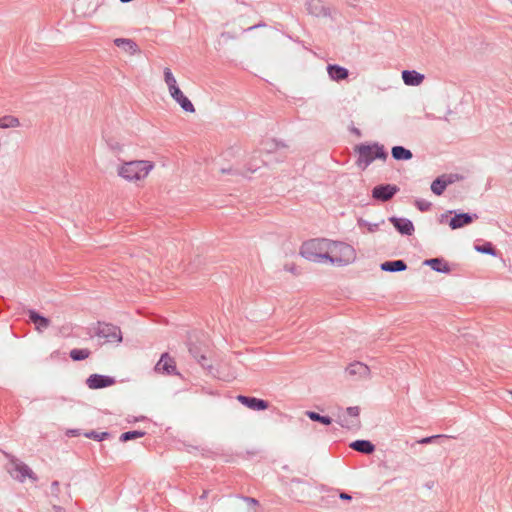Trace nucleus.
Wrapping results in <instances>:
<instances>
[{
    "mask_svg": "<svg viewBox=\"0 0 512 512\" xmlns=\"http://www.w3.org/2000/svg\"><path fill=\"white\" fill-rule=\"evenodd\" d=\"M154 167L155 164L149 160L126 161L117 167V174L128 182L136 183L144 181Z\"/></svg>",
    "mask_w": 512,
    "mask_h": 512,
    "instance_id": "f257e3e1",
    "label": "nucleus"
},
{
    "mask_svg": "<svg viewBox=\"0 0 512 512\" xmlns=\"http://www.w3.org/2000/svg\"><path fill=\"white\" fill-rule=\"evenodd\" d=\"M322 257L334 265L345 266L355 261L356 251L347 243L327 240L326 251Z\"/></svg>",
    "mask_w": 512,
    "mask_h": 512,
    "instance_id": "f03ea898",
    "label": "nucleus"
},
{
    "mask_svg": "<svg viewBox=\"0 0 512 512\" xmlns=\"http://www.w3.org/2000/svg\"><path fill=\"white\" fill-rule=\"evenodd\" d=\"M355 151L358 153L357 166L362 170L366 169L375 159L386 160L388 156L383 145L378 143L360 144L355 147Z\"/></svg>",
    "mask_w": 512,
    "mask_h": 512,
    "instance_id": "7ed1b4c3",
    "label": "nucleus"
},
{
    "mask_svg": "<svg viewBox=\"0 0 512 512\" xmlns=\"http://www.w3.org/2000/svg\"><path fill=\"white\" fill-rule=\"evenodd\" d=\"M9 462L7 464V471L10 474L12 478L15 480L23 483L27 478L31 479L32 481H37L36 474L32 471V469L25 464L24 462L20 461L14 456H8Z\"/></svg>",
    "mask_w": 512,
    "mask_h": 512,
    "instance_id": "20e7f679",
    "label": "nucleus"
},
{
    "mask_svg": "<svg viewBox=\"0 0 512 512\" xmlns=\"http://www.w3.org/2000/svg\"><path fill=\"white\" fill-rule=\"evenodd\" d=\"M327 239H314L306 242L301 247V255L313 262H320L325 260L322 257L326 251Z\"/></svg>",
    "mask_w": 512,
    "mask_h": 512,
    "instance_id": "39448f33",
    "label": "nucleus"
},
{
    "mask_svg": "<svg viewBox=\"0 0 512 512\" xmlns=\"http://www.w3.org/2000/svg\"><path fill=\"white\" fill-rule=\"evenodd\" d=\"M95 335L99 338L105 339L107 343H121L122 342V333L118 326L105 323L98 322Z\"/></svg>",
    "mask_w": 512,
    "mask_h": 512,
    "instance_id": "423d86ee",
    "label": "nucleus"
},
{
    "mask_svg": "<svg viewBox=\"0 0 512 512\" xmlns=\"http://www.w3.org/2000/svg\"><path fill=\"white\" fill-rule=\"evenodd\" d=\"M154 370L156 373H162L167 375H179L176 362L173 357H171L168 353H163L156 363Z\"/></svg>",
    "mask_w": 512,
    "mask_h": 512,
    "instance_id": "0eeeda50",
    "label": "nucleus"
},
{
    "mask_svg": "<svg viewBox=\"0 0 512 512\" xmlns=\"http://www.w3.org/2000/svg\"><path fill=\"white\" fill-rule=\"evenodd\" d=\"M399 188L393 184L377 185L372 189L373 199L381 202H387L394 197Z\"/></svg>",
    "mask_w": 512,
    "mask_h": 512,
    "instance_id": "6e6552de",
    "label": "nucleus"
},
{
    "mask_svg": "<svg viewBox=\"0 0 512 512\" xmlns=\"http://www.w3.org/2000/svg\"><path fill=\"white\" fill-rule=\"evenodd\" d=\"M237 400L242 405L254 411L266 410L269 407V403L267 401L255 397L238 395Z\"/></svg>",
    "mask_w": 512,
    "mask_h": 512,
    "instance_id": "1a4fd4ad",
    "label": "nucleus"
},
{
    "mask_svg": "<svg viewBox=\"0 0 512 512\" xmlns=\"http://www.w3.org/2000/svg\"><path fill=\"white\" fill-rule=\"evenodd\" d=\"M86 383L90 389H100L113 385L115 379L109 376L92 374L88 377Z\"/></svg>",
    "mask_w": 512,
    "mask_h": 512,
    "instance_id": "9d476101",
    "label": "nucleus"
},
{
    "mask_svg": "<svg viewBox=\"0 0 512 512\" xmlns=\"http://www.w3.org/2000/svg\"><path fill=\"white\" fill-rule=\"evenodd\" d=\"M389 221L393 224L397 231L403 235L410 236L415 230L412 221L409 219L392 216L389 218Z\"/></svg>",
    "mask_w": 512,
    "mask_h": 512,
    "instance_id": "9b49d317",
    "label": "nucleus"
},
{
    "mask_svg": "<svg viewBox=\"0 0 512 512\" xmlns=\"http://www.w3.org/2000/svg\"><path fill=\"white\" fill-rule=\"evenodd\" d=\"M346 372L352 377L358 378H369L370 377V368L362 363V362H353L347 368Z\"/></svg>",
    "mask_w": 512,
    "mask_h": 512,
    "instance_id": "f8f14e48",
    "label": "nucleus"
},
{
    "mask_svg": "<svg viewBox=\"0 0 512 512\" xmlns=\"http://www.w3.org/2000/svg\"><path fill=\"white\" fill-rule=\"evenodd\" d=\"M478 216L476 214L470 215L468 213H459L455 214L454 217L450 219L449 226L451 229L455 230L458 228H462L468 224H470L473 219H477Z\"/></svg>",
    "mask_w": 512,
    "mask_h": 512,
    "instance_id": "ddd939ff",
    "label": "nucleus"
},
{
    "mask_svg": "<svg viewBox=\"0 0 512 512\" xmlns=\"http://www.w3.org/2000/svg\"><path fill=\"white\" fill-rule=\"evenodd\" d=\"M173 100H175L185 112L194 113L195 107L191 101L183 94L181 89L174 91L170 94Z\"/></svg>",
    "mask_w": 512,
    "mask_h": 512,
    "instance_id": "4468645a",
    "label": "nucleus"
},
{
    "mask_svg": "<svg viewBox=\"0 0 512 512\" xmlns=\"http://www.w3.org/2000/svg\"><path fill=\"white\" fill-rule=\"evenodd\" d=\"M402 79L406 85L418 86L424 80V75L415 70H404L402 72Z\"/></svg>",
    "mask_w": 512,
    "mask_h": 512,
    "instance_id": "2eb2a0df",
    "label": "nucleus"
},
{
    "mask_svg": "<svg viewBox=\"0 0 512 512\" xmlns=\"http://www.w3.org/2000/svg\"><path fill=\"white\" fill-rule=\"evenodd\" d=\"M327 72L329 77L333 81H341L348 77V70L342 66L336 64H329L327 66Z\"/></svg>",
    "mask_w": 512,
    "mask_h": 512,
    "instance_id": "dca6fc26",
    "label": "nucleus"
},
{
    "mask_svg": "<svg viewBox=\"0 0 512 512\" xmlns=\"http://www.w3.org/2000/svg\"><path fill=\"white\" fill-rule=\"evenodd\" d=\"M29 319L35 324L36 329L38 331H42L43 329H46L50 325L49 319H47L44 316H41L34 310H29Z\"/></svg>",
    "mask_w": 512,
    "mask_h": 512,
    "instance_id": "f3484780",
    "label": "nucleus"
},
{
    "mask_svg": "<svg viewBox=\"0 0 512 512\" xmlns=\"http://www.w3.org/2000/svg\"><path fill=\"white\" fill-rule=\"evenodd\" d=\"M424 264L430 266L436 272L449 273L451 271L449 265L440 258L425 260Z\"/></svg>",
    "mask_w": 512,
    "mask_h": 512,
    "instance_id": "a211bd4d",
    "label": "nucleus"
},
{
    "mask_svg": "<svg viewBox=\"0 0 512 512\" xmlns=\"http://www.w3.org/2000/svg\"><path fill=\"white\" fill-rule=\"evenodd\" d=\"M350 447L364 454H371L375 450V446L368 440H356L350 444Z\"/></svg>",
    "mask_w": 512,
    "mask_h": 512,
    "instance_id": "6ab92c4d",
    "label": "nucleus"
},
{
    "mask_svg": "<svg viewBox=\"0 0 512 512\" xmlns=\"http://www.w3.org/2000/svg\"><path fill=\"white\" fill-rule=\"evenodd\" d=\"M164 82L168 87L169 94H172L174 91L179 90V86L177 84V80L174 77L170 68L165 67L163 70Z\"/></svg>",
    "mask_w": 512,
    "mask_h": 512,
    "instance_id": "aec40b11",
    "label": "nucleus"
},
{
    "mask_svg": "<svg viewBox=\"0 0 512 512\" xmlns=\"http://www.w3.org/2000/svg\"><path fill=\"white\" fill-rule=\"evenodd\" d=\"M406 268L407 265L403 260L386 261L381 264V269L387 272L404 271Z\"/></svg>",
    "mask_w": 512,
    "mask_h": 512,
    "instance_id": "412c9836",
    "label": "nucleus"
},
{
    "mask_svg": "<svg viewBox=\"0 0 512 512\" xmlns=\"http://www.w3.org/2000/svg\"><path fill=\"white\" fill-rule=\"evenodd\" d=\"M391 153L395 160H410L413 157L412 152L402 146H394Z\"/></svg>",
    "mask_w": 512,
    "mask_h": 512,
    "instance_id": "4be33fe9",
    "label": "nucleus"
},
{
    "mask_svg": "<svg viewBox=\"0 0 512 512\" xmlns=\"http://www.w3.org/2000/svg\"><path fill=\"white\" fill-rule=\"evenodd\" d=\"M346 411L349 416L356 418V421H352L351 423H347V424L342 423L341 425L348 429L359 428L360 427V420L358 419V416L360 413L359 407L358 406L348 407Z\"/></svg>",
    "mask_w": 512,
    "mask_h": 512,
    "instance_id": "5701e85b",
    "label": "nucleus"
},
{
    "mask_svg": "<svg viewBox=\"0 0 512 512\" xmlns=\"http://www.w3.org/2000/svg\"><path fill=\"white\" fill-rule=\"evenodd\" d=\"M20 126V121L17 117L6 115L0 118V128H16Z\"/></svg>",
    "mask_w": 512,
    "mask_h": 512,
    "instance_id": "b1692460",
    "label": "nucleus"
},
{
    "mask_svg": "<svg viewBox=\"0 0 512 512\" xmlns=\"http://www.w3.org/2000/svg\"><path fill=\"white\" fill-rule=\"evenodd\" d=\"M91 352L89 349H72L70 351V357L74 361H81L87 359L90 356Z\"/></svg>",
    "mask_w": 512,
    "mask_h": 512,
    "instance_id": "393cba45",
    "label": "nucleus"
},
{
    "mask_svg": "<svg viewBox=\"0 0 512 512\" xmlns=\"http://www.w3.org/2000/svg\"><path fill=\"white\" fill-rule=\"evenodd\" d=\"M306 415L312 420L320 422L324 425H330L332 423V419L328 416H322L316 412L313 411H307Z\"/></svg>",
    "mask_w": 512,
    "mask_h": 512,
    "instance_id": "a878e982",
    "label": "nucleus"
},
{
    "mask_svg": "<svg viewBox=\"0 0 512 512\" xmlns=\"http://www.w3.org/2000/svg\"><path fill=\"white\" fill-rule=\"evenodd\" d=\"M446 189L444 179L436 178L431 184V190L434 194L440 196Z\"/></svg>",
    "mask_w": 512,
    "mask_h": 512,
    "instance_id": "bb28decb",
    "label": "nucleus"
},
{
    "mask_svg": "<svg viewBox=\"0 0 512 512\" xmlns=\"http://www.w3.org/2000/svg\"><path fill=\"white\" fill-rule=\"evenodd\" d=\"M189 352L192 354V356L198 361V363L202 367H208L207 358L204 354H199L198 348L195 346L189 347Z\"/></svg>",
    "mask_w": 512,
    "mask_h": 512,
    "instance_id": "cd10ccee",
    "label": "nucleus"
},
{
    "mask_svg": "<svg viewBox=\"0 0 512 512\" xmlns=\"http://www.w3.org/2000/svg\"><path fill=\"white\" fill-rule=\"evenodd\" d=\"M144 435H145V432H142V431H128V432H125V433L121 434L120 440L122 442H126V441H129V440H132V439L141 438Z\"/></svg>",
    "mask_w": 512,
    "mask_h": 512,
    "instance_id": "c85d7f7f",
    "label": "nucleus"
},
{
    "mask_svg": "<svg viewBox=\"0 0 512 512\" xmlns=\"http://www.w3.org/2000/svg\"><path fill=\"white\" fill-rule=\"evenodd\" d=\"M115 44L119 47V46H126L128 47V49L134 53L137 51V45L135 42H133L132 40L130 39H123V38H118L115 40Z\"/></svg>",
    "mask_w": 512,
    "mask_h": 512,
    "instance_id": "c756f323",
    "label": "nucleus"
},
{
    "mask_svg": "<svg viewBox=\"0 0 512 512\" xmlns=\"http://www.w3.org/2000/svg\"><path fill=\"white\" fill-rule=\"evenodd\" d=\"M359 227H365L369 233H374L379 229L378 223H370L362 218L358 219Z\"/></svg>",
    "mask_w": 512,
    "mask_h": 512,
    "instance_id": "7c9ffc66",
    "label": "nucleus"
},
{
    "mask_svg": "<svg viewBox=\"0 0 512 512\" xmlns=\"http://www.w3.org/2000/svg\"><path fill=\"white\" fill-rule=\"evenodd\" d=\"M475 249L480 253H485L489 255H496V251L491 243H485L483 245H477L475 246Z\"/></svg>",
    "mask_w": 512,
    "mask_h": 512,
    "instance_id": "2f4dec72",
    "label": "nucleus"
},
{
    "mask_svg": "<svg viewBox=\"0 0 512 512\" xmlns=\"http://www.w3.org/2000/svg\"><path fill=\"white\" fill-rule=\"evenodd\" d=\"M85 436L87 438H91V439H94L97 441H102L109 436V433H107V432L98 433L96 431H91V432L85 433Z\"/></svg>",
    "mask_w": 512,
    "mask_h": 512,
    "instance_id": "473e14b6",
    "label": "nucleus"
},
{
    "mask_svg": "<svg viewBox=\"0 0 512 512\" xmlns=\"http://www.w3.org/2000/svg\"><path fill=\"white\" fill-rule=\"evenodd\" d=\"M441 179H444L445 186L452 184L455 180L459 179V176L457 174H444L439 176Z\"/></svg>",
    "mask_w": 512,
    "mask_h": 512,
    "instance_id": "72a5a7b5",
    "label": "nucleus"
},
{
    "mask_svg": "<svg viewBox=\"0 0 512 512\" xmlns=\"http://www.w3.org/2000/svg\"><path fill=\"white\" fill-rule=\"evenodd\" d=\"M416 206L420 211H427L431 207V203L426 200H417Z\"/></svg>",
    "mask_w": 512,
    "mask_h": 512,
    "instance_id": "f704fd0d",
    "label": "nucleus"
},
{
    "mask_svg": "<svg viewBox=\"0 0 512 512\" xmlns=\"http://www.w3.org/2000/svg\"><path fill=\"white\" fill-rule=\"evenodd\" d=\"M58 493H59V482L54 481L51 484V494L55 497H58Z\"/></svg>",
    "mask_w": 512,
    "mask_h": 512,
    "instance_id": "c9c22d12",
    "label": "nucleus"
},
{
    "mask_svg": "<svg viewBox=\"0 0 512 512\" xmlns=\"http://www.w3.org/2000/svg\"><path fill=\"white\" fill-rule=\"evenodd\" d=\"M441 437H443V436L442 435H434V436L423 438L419 442L422 444H428V443H431L433 440H435L437 438H441Z\"/></svg>",
    "mask_w": 512,
    "mask_h": 512,
    "instance_id": "e433bc0d",
    "label": "nucleus"
},
{
    "mask_svg": "<svg viewBox=\"0 0 512 512\" xmlns=\"http://www.w3.org/2000/svg\"><path fill=\"white\" fill-rule=\"evenodd\" d=\"M221 38L225 39V40H229V39H236V35L230 33V32H222L221 33Z\"/></svg>",
    "mask_w": 512,
    "mask_h": 512,
    "instance_id": "4c0bfd02",
    "label": "nucleus"
},
{
    "mask_svg": "<svg viewBox=\"0 0 512 512\" xmlns=\"http://www.w3.org/2000/svg\"><path fill=\"white\" fill-rule=\"evenodd\" d=\"M244 500L250 504H253V505H257L258 504V501L254 498H251V497H244Z\"/></svg>",
    "mask_w": 512,
    "mask_h": 512,
    "instance_id": "58836bf2",
    "label": "nucleus"
},
{
    "mask_svg": "<svg viewBox=\"0 0 512 512\" xmlns=\"http://www.w3.org/2000/svg\"><path fill=\"white\" fill-rule=\"evenodd\" d=\"M340 498L342 500H351L352 497L349 494L342 492L340 493Z\"/></svg>",
    "mask_w": 512,
    "mask_h": 512,
    "instance_id": "ea45409f",
    "label": "nucleus"
},
{
    "mask_svg": "<svg viewBox=\"0 0 512 512\" xmlns=\"http://www.w3.org/2000/svg\"><path fill=\"white\" fill-rule=\"evenodd\" d=\"M53 510L55 512H66L65 509L59 505H53Z\"/></svg>",
    "mask_w": 512,
    "mask_h": 512,
    "instance_id": "a19ab883",
    "label": "nucleus"
},
{
    "mask_svg": "<svg viewBox=\"0 0 512 512\" xmlns=\"http://www.w3.org/2000/svg\"><path fill=\"white\" fill-rule=\"evenodd\" d=\"M208 492L203 491L202 495L200 496L201 499H205L207 497Z\"/></svg>",
    "mask_w": 512,
    "mask_h": 512,
    "instance_id": "79ce46f5",
    "label": "nucleus"
},
{
    "mask_svg": "<svg viewBox=\"0 0 512 512\" xmlns=\"http://www.w3.org/2000/svg\"><path fill=\"white\" fill-rule=\"evenodd\" d=\"M259 26H260V25H254V26H251V27L247 28L245 31L253 30V29H255V28L259 27Z\"/></svg>",
    "mask_w": 512,
    "mask_h": 512,
    "instance_id": "37998d69",
    "label": "nucleus"
},
{
    "mask_svg": "<svg viewBox=\"0 0 512 512\" xmlns=\"http://www.w3.org/2000/svg\"><path fill=\"white\" fill-rule=\"evenodd\" d=\"M509 1H510V2H511V4H512V0H509Z\"/></svg>",
    "mask_w": 512,
    "mask_h": 512,
    "instance_id": "c03bdc74",
    "label": "nucleus"
}]
</instances>
